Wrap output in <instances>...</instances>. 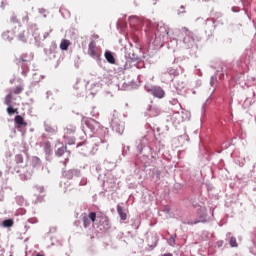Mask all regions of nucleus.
I'll return each instance as SVG.
<instances>
[{"mask_svg": "<svg viewBox=\"0 0 256 256\" xmlns=\"http://www.w3.org/2000/svg\"><path fill=\"white\" fill-rule=\"evenodd\" d=\"M31 61H33V54L24 53L20 55L19 58H16L17 65L23 69L22 75H27V71H29L28 64L31 63Z\"/></svg>", "mask_w": 256, "mask_h": 256, "instance_id": "f257e3e1", "label": "nucleus"}, {"mask_svg": "<svg viewBox=\"0 0 256 256\" xmlns=\"http://www.w3.org/2000/svg\"><path fill=\"white\" fill-rule=\"evenodd\" d=\"M97 221H98V229L100 231H109L111 229V222H109V217L105 215H98L97 216Z\"/></svg>", "mask_w": 256, "mask_h": 256, "instance_id": "f03ea898", "label": "nucleus"}, {"mask_svg": "<svg viewBox=\"0 0 256 256\" xmlns=\"http://www.w3.org/2000/svg\"><path fill=\"white\" fill-rule=\"evenodd\" d=\"M147 92L153 95V97H157V99H163L165 97V90L160 86H153L147 89Z\"/></svg>", "mask_w": 256, "mask_h": 256, "instance_id": "7ed1b4c3", "label": "nucleus"}, {"mask_svg": "<svg viewBox=\"0 0 256 256\" xmlns=\"http://www.w3.org/2000/svg\"><path fill=\"white\" fill-rule=\"evenodd\" d=\"M88 55H90V57H92L93 59H99L100 57L99 48L93 40L88 45Z\"/></svg>", "mask_w": 256, "mask_h": 256, "instance_id": "20e7f679", "label": "nucleus"}, {"mask_svg": "<svg viewBox=\"0 0 256 256\" xmlns=\"http://www.w3.org/2000/svg\"><path fill=\"white\" fill-rule=\"evenodd\" d=\"M117 213H118L121 221H127V213H125L123 206L117 205Z\"/></svg>", "mask_w": 256, "mask_h": 256, "instance_id": "39448f33", "label": "nucleus"}, {"mask_svg": "<svg viewBox=\"0 0 256 256\" xmlns=\"http://www.w3.org/2000/svg\"><path fill=\"white\" fill-rule=\"evenodd\" d=\"M104 57H105L106 61H108V63H110V65H115V56H113V52L106 51L104 54Z\"/></svg>", "mask_w": 256, "mask_h": 256, "instance_id": "423d86ee", "label": "nucleus"}, {"mask_svg": "<svg viewBox=\"0 0 256 256\" xmlns=\"http://www.w3.org/2000/svg\"><path fill=\"white\" fill-rule=\"evenodd\" d=\"M95 123H97L94 119H86L84 120V125L88 127V129H91V131L95 130Z\"/></svg>", "mask_w": 256, "mask_h": 256, "instance_id": "0eeeda50", "label": "nucleus"}, {"mask_svg": "<svg viewBox=\"0 0 256 256\" xmlns=\"http://www.w3.org/2000/svg\"><path fill=\"white\" fill-rule=\"evenodd\" d=\"M69 45H71V41L63 39L60 43L61 51H67V49H69Z\"/></svg>", "mask_w": 256, "mask_h": 256, "instance_id": "6e6552de", "label": "nucleus"}, {"mask_svg": "<svg viewBox=\"0 0 256 256\" xmlns=\"http://www.w3.org/2000/svg\"><path fill=\"white\" fill-rule=\"evenodd\" d=\"M2 37H3L4 41H13V37H15V36L13 35V32L6 31L2 34Z\"/></svg>", "mask_w": 256, "mask_h": 256, "instance_id": "1a4fd4ad", "label": "nucleus"}, {"mask_svg": "<svg viewBox=\"0 0 256 256\" xmlns=\"http://www.w3.org/2000/svg\"><path fill=\"white\" fill-rule=\"evenodd\" d=\"M14 121L16 125H24V127H27V122H25L21 115L15 116Z\"/></svg>", "mask_w": 256, "mask_h": 256, "instance_id": "9d476101", "label": "nucleus"}, {"mask_svg": "<svg viewBox=\"0 0 256 256\" xmlns=\"http://www.w3.org/2000/svg\"><path fill=\"white\" fill-rule=\"evenodd\" d=\"M77 131V127L75 125H70L65 129V135H73Z\"/></svg>", "mask_w": 256, "mask_h": 256, "instance_id": "9b49d317", "label": "nucleus"}, {"mask_svg": "<svg viewBox=\"0 0 256 256\" xmlns=\"http://www.w3.org/2000/svg\"><path fill=\"white\" fill-rule=\"evenodd\" d=\"M13 102V92H10L8 95H6L4 103L5 105H11Z\"/></svg>", "mask_w": 256, "mask_h": 256, "instance_id": "f8f14e48", "label": "nucleus"}, {"mask_svg": "<svg viewBox=\"0 0 256 256\" xmlns=\"http://www.w3.org/2000/svg\"><path fill=\"white\" fill-rule=\"evenodd\" d=\"M44 147V151L46 153V155H50L51 154V142L47 141L43 144Z\"/></svg>", "mask_w": 256, "mask_h": 256, "instance_id": "ddd939ff", "label": "nucleus"}, {"mask_svg": "<svg viewBox=\"0 0 256 256\" xmlns=\"http://www.w3.org/2000/svg\"><path fill=\"white\" fill-rule=\"evenodd\" d=\"M160 114H161V110H159V108H151L150 109L151 117H157Z\"/></svg>", "mask_w": 256, "mask_h": 256, "instance_id": "4468645a", "label": "nucleus"}, {"mask_svg": "<svg viewBox=\"0 0 256 256\" xmlns=\"http://www.w3.org/2000/svg\"><path fill=\"white\" fill-rule=\"evenodd\" d=\"M82 221H83V225H84L85 229H87V227L91 226V220H89V217L83 216Z\"/></svg>", "mask_w": 256, "mask_h": 256, "instance_id": "2eb2a0df", "label": "nucleus"}, {"mask_svg": "<svg viewBox=\"0 0 256 256\" xmlns=\"http://www.w3.org/2000/svg\"><path fill=\"white\" fill-rule=\"evenodd\" d=\"M182 31H183V33H185V35L187 36V37H191V39H193V31H191V30H189V28H187V27H182Z\"/></svg>", "mask_w": 256, "mask_h": 256, "instance_id": "dca6fc26", "label": "nucleus"}, {"mask_svg": "<svg viewBox=\"0 0 256 256\" xmlns=\"http://www.w3.org/2000/svg\"><path fill=\"white\" fill-rule=\"evenodd\" d=\"M88 219L92 222L95 223L97 221V213L95 212H90L88 214Z\"/></svg>", "mask_w": 256, "mask_h": 256, "instance_id": "f3484780", "label": "nucleus"}, {"mask_svg": "<svg viewBox=\"0 0 256 256\" xmlns=\"http://www.w3.org/2000/svg\"><path fill=\"white\" fill-rule=\"evenodd\" d=\"M65 147H61V148H58L57 151H56V155L57 157H63V155H65Z\"/></svg>", "mask_w": 256, "mask_h": 256, "instance_id": "a211bd4d", "label": "nucleus"}, {"mask_svg": "<svg viewBox=\"0 0 256 256\" xmlns=\"http://www.w3.org/2000/svg\"><path fill=\"white\" fill-rule=\"evenodd\" d=\"M2 225L4 227H13V220L12 219H7V220H4L2 222Z\"/></svg>", "mask_w": 256, "mask_h": 256, "instance_id": "6ab92c4d", "label": "nucleus"}, {"mask_svg": "<svg viewBox=\"0 0 256 256\" xmlns=\"http://www.w3.org/2000/svg\"><path fill=\"white\" fill-rule=\"evenodd\" d=\"M7 113H8V115H13V113H19V111L17 108H13V107L9 106L7 108Z\"/></svg>", "mask_w": 256, "mask_h": 256, "instance_id": "aec40b11", "label": "nucleus"}, {"mask_svg": "<svg viewBox=\"0 0 256 256\" xmlns=\"http://www.w3.org/2000/svg\"><path fill=\"white\" fill-rule=\"evenodd\" d=\"M15 161H16L17 165H21V163H23V155L17 154L15 156Z\"/></svg>", "mask_w": 256, "mask_h": 256, "instance_id": "412c9836", "label": "nucleus"}, {"mask_svg": "<svg viewBox=\"0 0 256 256\" xmlns=\"http://www.w3.org/2000/svg\"><path fill=\"white\" fill-rule=\"evenodd\" d=\"M23 92V88L21 86H17L16 88L13 89L12 93H14V95H19Z\"/></svg>", "mask_w": 256, "mask_h": 256, "instance_id": "4be33fe9", "label": "nucleus"}, {"mask_svg": "<svg viewBox=\"0 0 256 256\" xmlns=\"http://www.w3.org/2000/svg\"><path fill=\"white\" fill-rule=\"evenodd\" d=\"M230 246L237 247V239L235 237L230 238Z\"/></svg>", "mask_w": 256, "mask_h": 256, "instance_id": "5701e85b", "label": "nucleus"}, {"mask_svg": "<svg viewBox=\"0 0 256 256\" xmlns=\"http://www.w3.org/2000/svg\"><path fill=\"white\" fill-rule=\"evenodd\" d=\"M18 38H19L20 41H26L25 33H20L18 35Z\"/></svg>", "mask_w": 256, "mask_h": 256, "instance_id": "b1692460", "label": "nucleus"}, {"mask_svg": "<svg viewBox=\"0 0 256 256\" xmlns=\"http://www.w3.org/2000/svg\"><path fill=\"white\" fill-rule=\"evenodd\" d=\"M37 191H39V193H43L45 191V188L43 186H36Z\"/></svg>", "mask_w": 256, "mask_h": 256, "instance_id": "393cba45", "label": "nucleus"}, {"mask_svg": "<svg viewBox=\"0 0 256 256\" xmlns=\"http://www.w3.org/2000/svg\"><path fill=\"white\" fill-rule=\"evenodd\" d=\"M181 9H183V11H181V13H185V6H181Z\"/></svg>", "mask_w": 256, "mask_h": 256, "instance_id": "a878e982", "label": "nucleus"}, {"mask_svg": "<svg viewBox=\"0 0 256 256\" xmlns=\"http://www.w3.org/2000/svg\"><path fill=\"white\" fill-rule=\"evenodd\" d=\"M132 59H133L134 61H137L138 57H137V56H134V57H132Z\"/></svg>", "mask_w": 256, "mask_h": 256, "instance_id": "bb28decb", "label": "nucleus"}, {"mask_svg": "<svg viewBox=\"0 0 256 256\" xmlns=\"http://www.w3.org/2000/svg\"><path fill=\"white\" fill-rule=\"evenodd\" d=\"M36 163H41V160H39V158H36Z\"/></svg>", "mask_w": 256, "mask_h": 256, "instance_id": "cd10ccee", "label": "nucleus"}, {"mask_svg": "<svg viewBox=\"0 0 256 256\" xmlns=\"http://www.w3.org/2000/svg\"><path fill=\"white\" fill-rule=\"evenodd\" d=\"M157 1H158V0H155L154 5H156V4H157Z\"/></svg>", "mask_w": 256, "mask_h": 256, "instance_id": "c85d7f7f", "label": "nucleus"}]
</instances>
